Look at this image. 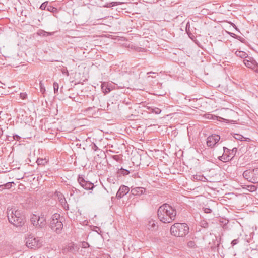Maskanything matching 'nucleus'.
<instances>
[{
	"instance_id": "f257e3e1",
	"label": "nucleus",
	"mask_w": 258,
	"mask_h": 258,
	"mask_svg": "<svg viewBox=\"0 0 258 258\" xmlns=\"http://www.w3.org/2000/svg\"><path fill=\"white\" fill-rule=\"evenodd\" d=\"M176 214V209L167 203L160 206L157 211L159 219L164 223H169L173 221Z\"/></svg>"
},
{
	"instance_id": "f03ea898",
	"label": "nucleus",
	"mask_w": 258,
	"mask_h": 258,
	"mask_svg": "<svg viewBox=\"0 0 258 258\" xmlns=\"http://www.w3.org/2000/svg\"><path fill=\"white\" fill-rule=\"evenodd\" d=\"M7 214L9 222L16 227H22L26 222L25 216L15 208H8Z\"/></svg>"
},
{
	"instance_id": "7ed1b4c3",
	"label": "nucleus",
	"mask_w": 258,
	"mask_h": 258,
	"mask_svg": "<svg viewBox=\"0 0 258 258\" xmlns=\"http://www.w3.org/2000/svg\"><path fill=\"white\" fill-rule=\"evenodd\" d=\"M170 232L174 236L183 237L188 233L189 227L185 223H176L171 226Z\"/></svg>"
},
{
	"instance_id": "20e7f679",
	"label": "nucleus",
	"mask_w": 258,
	"mask_h": 258,
	"mask_svg": "<svg viewBox=\"0 0 258 258\" xmlns=\"http://www.w3.org/2000/svg\"><path fill=\"white\" fill-rule=\"evenodd\" d=\"M63 217H60V214H54L51 217L49 227L51 229L57 234H60L63 228L62 220Z\"/></svg>"
},
{
	"instance_id": "39448f33",
	"label": "nucleus",
	"mask_w": 258,
	"mask_h": 258,
	"mask_svg": "<svg viewBox=\"0 0 258 258\" xmlns=\"http://www.w3.org/2000/svg\"><path fill=\"white\" fill-rule=\"evenodd\" d=\"M243 177L253 183H258V168L246 170L243 173Z\"/></svg>"
},
{
	"instance_id": "423d86ee",
	"label": "nucleus",
	"mask_w": 258,
	"mask_h": 258,
	"mask_svg": "<svg viewBox=\"0 0 258 258\" xmlns=\"http://www.w3.org/2000/svg\"><path fill=\"white\" fill-rule=\"evenodd\" d=\"M42 239L39 237H34L30 235L26 241V245L30 248L35 249L40 248L42 246Z\"/></svg>"
},
{
	"instance_id": "0eeeda50",
	"label": "nucleus",
	"mask_w": 258,
	"mask_h": 258,
	"mask_svg": "<svg viewBox=\"0 0 258 258\" xmlns=\"http://www.w3.org/2000/svg\"><path fill=\"white\" fill-rule=\"evenodd\" d=\"M220 136L217 134H213L207 138V145L210 148L214 147L220 141Z\"/></svg>"
},
{
	"instance_id": "6e6552de",
	"label": "nucleus",
	"mask_w": 258,
	"mask_h": 258,
	"mask_svg": "<svg viewBox=\"0 0 258 258\" xmlns=\"http://www.w3.org/2000/svg\"><path fill=\"white\" fill-rule=\"evenodd\" d=\"M78 182L86 190H92L94 187V185L92 182L86 181L82 176H78Z\"/></svg>"
},
{
	"instance_id": "1a4fd4ad",
	"label": "nucleus",
	"mask_w": 258,
	"mask_h": 258,
	"mask_svg": "<svg viewBox=\"0 0 258 258\" xmlns=\"http://www.w3.org/2000/svg\"><path fill=\"white\" fill-rule=\"evenodd\" d=\"M243 62L247 67L258 73V63L252 58L251 57L249 59H244Z\"/></svg>"
},
{
	"instance_id": "9d476101",
	"label": "nucleus",
	"mask_w": 258,
	"mask_h": 258,
	"mask_svg": "<svg viewBox=\"0 0 258 258\" xmlns=\"http://www.w3.org/2000/svg\"><path fill=\"white\" fill-rule=\"evenodd\" d=\"M130 191V188L125 185H122L119 187L117 192L116 195V197L117 199L122 198L124 196L128 193Z\"/></svg>"
},
{
	"instance_id": "9b49d317",
	"label": "nucleus",
	"mask_w": 258,
	"mask_h": 258,
	"mask_svg": "<svg viewBox=\"0 0 258 258\" xmlns=\"http://www.w3.org/2000/svg\"><path fill=\"white\" fill-rule=\"evenodd\" d=\"M223 155L218 157L219 160L223 162H226L231 160L229 156V151H228V148L226 147H223Z\"/></svg>"
},
{
	"instance_id": "f8f14e48",
	"label": "nucleus",
	"mask_w": 258,
	"mask_h": 258,
	"mask_svg": "<svg viewBox=\"0 0 258 258\" xmlns=\"http://www.w3.org/2000/svg\"><path fill=\"white\" fill-rule=\"evenodd\" d=\"M146 191V189L142 187L131 188V193L134 196H141Z\"/></svg>"
},
{
	"instance_id": "ddd939ff",
	"label": "nucleus",
	"mask_w": 258,
	"mask_h": 258,
	"mask_svg": "<svg viewBox=\"0 0 258 258\" xmlns=\"http://www.w3.org/2000/svg\"><path fill=\"white\" fill-rule=\"evenodd\" d=\"M46 219L44 217V215L41 214V216H38V224L37 227H42L45 225Z\"/></svg>"
},
{
	"instance_id": "4468645a",
	"label": "nucleus",
	"mask_w": 258,
	"mask_h": 258,
	"mask_svg": "<svg viewBox=\"0 0 258 258\" xmlns=\"http://www.w3.org/2000/svg\"><path fill=\"white\" fill-rule=\"evenodd\" d=\"M130 172L128 170L125 169L121 167L120 169H118L117 171V174L118 177H120L121 176H126L130 174Z\"/></svg>"
},
{
	"instance_id": "2eb2a0df",
	"label": "nucleus",
	"mask_w": 258,
	"mask_h": 258,
	"mask_svg": "<svg viewBox=\"0 0 258 258\" xmlns=\"http://www.w3.org/2000/svg\"><path fill=\"white\" fill-rule=\"evenodd\" d=\"M38 216H37L35 214L32 215L31 216V218H30V221H31V223L34 226H36V227H37V226L38 224Z\"/></svg>"
},
{
	"instance_id": "dca6fc26",
	"label": "nucleus",
	"mask_w": 258,
	"mask_h": 258,
	"mask_svg": "<svg viewBox=\"0 0 258 258\" xmlns=\"http://www.w3.org/2000/svg\"><path fill=\"white\" fill-rule=\"evenodd\" d=\"M205 116L206 118L207 119H212V120H220L221 119H223L224 120L223 118L222 117H220L219 116H216V115H213V114H210V113H208V114H206L205 115Z\"/></svg>"
},
{
	"instance_id": "f3484780",
	"label": "nucleus",
	"mask_w": 258,
	"mask_h": 258,
	"mask_svg": "<svg viewBox=\"0 0 258 258\" xmlns=\"http://www.w3.org/2000/svg\"><path fill=\"white\" fill-rule=\"evenodd\" d=\"M235 54L237 56L241 58H246L248 57V54L243 51L237 50Z\"/></svg>"
},
{
	"instance_id": "a211bd4d",
	"label": "nucleus",
	"mask_w": 258,
	"mask_h": 258,
	"mask_svg": "<svg viewBox=\"0 0 258 258\" xmlns=\"http://www.w3.org/2000/svg\"><path fill=\"white\" fill-rule=\"evenodd\" d=\"M47 11L52 13L54 16L57 17L56 14L58 12V10L56 8L50 5L47 8Z\"/></svg>"
},
{
	"instance_id": "6ab92c4d",
	"label": "nucleus",
	"mask_w": 258,
	"mask_h": 258,
	"mask_svg": "<svg viewBox=\"0 0 258 258\" xmlns=\"http://www.w3.org/2000/svg\"><path fill=\"white\" fill-rule=\"evenodd\" d=\"M229 152V156L230 158V159L232 160L234 157L235 156L236 152L237 151V149L236 147L233 148L232 150H230L228 149Z\"/></svg>"
},
{
	"instance_id": "aec40b11",
	"label": "nucleus",
	"mask_w": 258,
	"mask_h": 258,
	"mask_svg": "<svg viewBox=\"0 0 258 258\" xmlns=\"http://www.w3.org/2000/svg\"><path fill=\"white\" fill-rule=\"evenodd\" d=\"M101 89L105 94L108 93L111 91L110 88L107 86L104 83L101 84Z\"/></svg>"
},
{
	"instance_id": "412c9836",
	"label": "nucleus",
	"mask_w": 258,
	"mask_h": 258,
	"mask_svg": "<svg viewBox=\"0 0 258 258\" xmlns=\"http://www.w3.org/2000/svg\"><path fill=\"white\" fill-rule=\"evenodd\" d=\"M77 246L75 244H72L68 247V250L70 252L74 253L77 251Z\"/></svg>"
},
{
	"instance_id": "4be33fe9",
	"label": "nucleus",
	"mask_w": 258,
	"mask_h": 258,
	"mask_svg": "<svg viewBox=\"0 0 258 258\" xmlns=\"http://www.w3.org/2000/svg\"><path fill=\"white\" fill-rule=\"evenodd\" d=\"M49 2L48 1H46L43 3L40 6V9L42 10H47V8L49 6Z\"/></svg>"
},
{
	"instance_id": "5701e85b",
	"label": "nucleus",
	"mask_w": 258,
	"mask_h": 258,
	"mask_svg": "<svg viewBox=\"0 0 258 258\" xmlns=\"http://www.w3.org/2000/svg\"><path fill=\"white\" fill-rule=\"evenodd\" d=\"M36 162L38 165H44L47 161L45 159L38 158Z\"/></svg>"
},
{
	"instance_id": "b1692460",
	"label": "nucleus",
	"mask_w": 258,
	"mask_h": 258,
	"mask_svg": "<svg viewBox=\"0 0 258 258\" xmlns=\"http://www.w3.org/2000/svg\"><path fill=\"white\" fill-rule=\"evenodd\" d=\"M58 89H59L58 84L56 82H54L53 83V90H54V93L55 94H58Z\"/></svg>"
},
{
	"instance_id": "393cba45",
	"label": "nucleus",
	"mask_w": 258,
	"mask_h": 258,
	"mask_svg": "<svg viewBox=\"0 0 258 258\" xmlns=\"http://www.w3.org/2000/svg\"><path fill=\"white\" fill-rule=\"evenodd\" d=\"M234 137L236 140H240V141H243V138H244V137L242 135L239 134H235L234 136Z\"/></svg>"
},
{
	"instance_id": "a878e982",
	"label": "nucleus",
	"mask_w": 258,
	"mask_h": 258,
	"mask_svg": "<svg viewBox=\"0 0 258 258\" xmlns=\"http://www.w3.org/2000/svg\"><path fill=\"white\" fill-rule=\"evenodd\" d=\"M232 34L234 35V36H235V38L239 40V41H240L242 43H245V39L243 38H242V37L240 36H238L234 33H232Z\"/></svg>"
},
{
	"instance_id": "bb28decb",
	"label": "nucleus",
	"mask_w": 258,
	"mask_h": 258,
	"mask_svg": "<svg viewBox=\"0 0 258 258\" xmlns=\"http://www.w3.org/2000/svg\"><path fill=\"white\" fill-rule=\"evenodd\" d=\"M151 111L156 114H159L161 113V110L158 108H154L151 109Z\"/></svg>"
},
{
	"instance_id": "cd10ccee",
	"label": "nucleus",
	"mask_w": 258,
	"mask_h": 258,
	"mask_svg": "<svg viewBox=\"0 0 258 258\" xmlns=\"http://www.w3.org/2000/svg\"><path fill=\"white\" fill-rule=\"evenodd\" d=\"M62 201H64V203H63L62 204L64 210H69V205L67 204V201L64 197L63 198Z\"/></svg>"
},
{
	"instance_id": "c85d7f7f",
	"label": "nucleus",
	"mask_w": 258,
	"mask_h": 258,
	"mask_svg": "<svg viewBox=\"0 0 258 258\" xmlns=\"http://www.w3.org/2000/svg\"><path fill=\"white\" fill-rule=\"evenodd\" d=\"M187 246L189 248H195L196 245L194 241H190L187 243Z\"/></svg>"
},
{
	"instance_id": "c756f323",
	"label": "nucleus",
	"mask_w": 258,
	"mask_h": 258,
	"mask_svg": "<svg viewBox=\"0 0 258 258\" xmlns=\"http://www.w3.org/2000/svg\"><path fill=\"white\" fill-rule=\"evenodd\" d=\"M248 188H249L248 190H249L251 192L254 191L257 189V187L255 185L248 186Z\"/></svg>"
},
{
	"instance_id": "7c9ffc66",
	"label": "nucleus",
	"mask_w": 258,
	"mask_h": 258,
	"mask_svg": "<svg viewBox=\"0 0 258 258\" xmlns=\"http://www.w3.org/2000/svg\"><path fill=\"white\" fill-rule=\"evenodd\" d=\"M40 90L42 93H44L45 91V88L41 82H40Z\"/></svg>"
},
{
	"instance_id": "2f4dec72",
	"label": "nucleus",
	"mask_w": 258,
	"mask_h": 258,
	"mask_svg": "<svg viewBox=\"0 0 258 258\" xmlns=\"http://www.w3.org/2000/svg\"><path fill=\"white\" fill-rule=\"evenodd\" d=\"M202 178H203V176H202L201 175H196L193 176L194 180H202Z\"/></svg>"
},
{
	"instance_id": "473e14b6",
	"label": "nucleus",
	"mask_w": 258,
	"mask_h": 258,
	"mask_svg": "<svg viewBox=\"0 0 258 258\" xmlns=\"http://www.w3.org/2000/svg\"><path fill=\"white\" fill-rule=\"evenodd\" d=\"M239 242V239H234L232 241L231 244V245L232 246L236 245L237 244H238Z\"/></svg>"
},
{
	"instance_id": "72a5a7b5",
	"label": "nucleus",
	"mask_w": 258,
	"mask_h": 258,
	"mask_svg": "<svg viewBox=\"0 0 258 258\" xmlns=\"http://www.w3.org/2000/svg\"><path fill=\"white\" fill-rule=\"evenodd\" d=\"M204 211L205 213L209 214L211 213L212 212V210L210 208H205L204 209Z\"/></svg>"
},
{
	"instance_id": "f704fd0d",
	"label": "nucleus",
	"mask_w": 258,
	"mask_h": 258,
	"mask_svg": "<svg viewBox=\"0 0 258 258\" xmlns=\"http://www.w3.org/2000/svg\"><path fill=\"white\" fill-rule=\"evenodd\" d=\"M82 247L84 248H86L89 247V244L86 242H83L82 244Z\"/></svg>"
},
{
	"instance_id": "c9c22d12",
	"label": "nucleus",
	"mask_w": 258,
	"mask_h": 258,
	"mask_svg": "<svg viewBox=\"0 0 258 258\" xmlns=\"http://www.w3.org/2000/svg\"><path fill=\"white\" fill-rule=\"evenodd\" d=\"M20 98L22 99H25L27 97V94L25 93H21L20 95Z\"/></svg>"
},
{
	"instance_id": "e433bc0d",
	"label": "nucleus",
	"mask_w": 258,
	"mask_h": 258,
	"mask_svg": "<svg viewBox=\"0 0 258 258\" xmlns=\"http://www.w3.org/2000/svg\"><path fill=\"white\" fill-rule=\"evenodd\" d=\"M21 139V137L18 135H13L14 140L19 141Z\"/></svg>"
},
{
	"instance_id": "4c0bfd02",
	"label": "nucleus",
	"mask_w": 258,
	"mask_h": 258,
	"mask_svg": "<svg viewBox=\"0 0 258 258\" xmlns=\"http://www.w3.org/2000/svg\"><path fill=\"white\" fill-rule=\"evenodd\" d=\"M92 149L94 151H96L98 149V147L95 144L93 143L92 145Z\"/></svg>"
},
{
	"instance_id": "58836bf2",
	"label": "nucleus",
	"mask_w": 258,
	"mask_h": 258,
	"mask_svg": "<svg viewBox=\"0 0 258 258\" xmlns=\"http://www.w3.org/2000/svg\"><path fill=\"white\" fill-rule=\"evenodd\" d=\"M7 140L9 141H12L14 140L13 139V136H7Z\"/></svg>"
},
{
	"instance_id": "ea45409f",
	"label": "nucleus",
	"mask_w": 258,
	"mask_h": 258,
	"mask_svg": "<svg viewBox=\"0 0 258 258\" xmlns=\"http://www.w3.org/2000/svg\"><path fill=\"white\" fill-rule=\"evenodd\" d=\"M189 23L188 22L186 25V31L187 32V33H188V31H189Z\"/></svg>"
},
{
	"instance_id": "a19ab883",
	"label": "nucleus",
	"mask_w": 258,
	"mask_h": 258,
	"mask_svg": "<svg viewBox=\"0 0 258 258\" xmlns=\"http://www.w3.org/2000/svg\"><path fill=\"white\" fill-rule=\"evenodd\" d=\"M243 141H246L249 142L251 141V139L249 138H245L244 137Z\"/></svg>"
},
{
	"instance_id": "79ce46f5",
	"label": "nucleus",
	"mask_w": 258,
	"mask_h": 258,
	"mask_svg": "<svg viewBox=\"0 0 258 258\" xmlns=\"http://www.w3.org/2000/svg\"><path fill=\"white\" fill-rule=\"evenodd\" d=\"M5 186L6 188H9L10 186V183H7L5 185Z\"/></svg>"
},
{
	"instance_id": "37998d69",
	"label": "nucleus",
	"mask_w": 258,
	"mask_h": 258,
	"mask_svg": "<svg viewBox=\"0 0 258 258\" xmlns=\"http://www.w3.org/2000/svg\"><path fill=\"white\" fill-rule=\"evenodd\" d=\"M107 180L110 182L112 181L114 184L115 183V182H113V179H111V178H108Z\"/></svg>"
},
{
	"instance_id": "c03bdc74",
	"label": "nucleus",
	"mask_w": 258,
	"mask_h": 258,
	"mask_svg": "<svg viewBox=\"0 0 258 258\" xmlns=\"http://www.w3.org/2000/svg\"><path fill=\"white\" fill-rule=\"evenodd\" d=\"M155 226H156V224L154 222L153 223H152L151 227L152 228H154Z\"/></svg>"
},
{
	"instance_id": "a18cd8bd",
	"label": "nucleus",
	"mask_w": 258,
	"mask_h": 258,
	"mask_svg": "<svg viewBox=\"0 0 258 258\" xmlns=\"http://www.w3.org/2000/svg\"><path fill=\"white\" fill-rule=\"evenodd\" d=\"M63 198H61L60 200V202H61V204L64 203V201H62Z\"/></svg>"
},
{
	"instance_id": "49530a36",
	"label": "nucleus",
	"mask_w": 258,
	"mask_h": 258,
	"mask_svg": "<svg viewBox=\"0 0 258 258\" xmlns=\"http://www.w3.org/2000/svg\"><path fill=\"white\" fill-rule=\"evenodd\" d=\"M139 50H138V51H142L141 50H142V49L143 50L144 49H143V48H139Z\"/></svg>"
},
{
	"instance_id": "de8ad7c7",
	"label": "nucleus",
	"mask_w": 258,
	"mask_h": 258,
	"mask_svg": "<svg viewBox=\"0 0 258 258\" xmlns=\"http://www.w3.org/2000/svg\"><path fill=\"white\" fill-rule=\"evenodd\" d=\"M232 33H231V36L233 37H234V38H235V36H234V35L232 34Z\"/></svg>"
},
{
	"instance_id": "09e8293b",
	"label": "nucleus",
	"mask_w": 258,
	"mask_h": 258,
	"mask_svg": "<svg viewBox=\"0 0 258 258\" xmlns=\"http://www.w3.org/2000/svg\"><path fill=\"white\" fill-rule=\"evenodd\" d=\"M73 188L75 189V190L76 191L77 190L76 188H75V187H73Z\"/></svg>"
},
{
	"instance_id": "8fccbe9b",
	"label": "nucleus",
	"mask_w": 258,
	"mask_h": 258,
	"mask_svg": "<svg viewBox=\"0 0 258 258\" xmlns=\"http://www.w3.org/2000/svg\"><path fill=\"white\" fill-rule=\"evenodd\" d=\"M152 72H148V74H150V73H151Z\"/></svg>"
}]
</instances>
